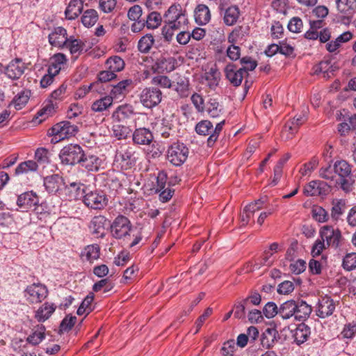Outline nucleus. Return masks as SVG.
<instances>
[{"instance_id":"680f3d73","label":"nucleus","mask_w":356,"mask_h":356,"mask_svg":"<svg viewBox=\"0 0 356 356\" xmlns=\"http://www.w3.org/2000/svg\"><path fill=\"white\" fill-rule=\"evenodd\" d=\"M225 122V120H222L218 123L214 129L213 128L211 134L207 138V145L209 147H212L218 138L219 135L222 130Z\"/></svg>"},{"instance_id":"58836bf2","label":"nucleus","mask_w":356,"mask_h":356,"mask_svg":"<svg viewBox=\"0 0 356 356\" xmlns=\"http://www.w3.org/2000/svg\"><path fill=\"white\" fill-rule=\"evenodd\" d=\"M113 97L110 95H106L95 102L91 106V109L94 112L101 113L106 111L113 104Z\"/></svg>"},{"instance_id":"052dcab7","label":"nucleus","mask_w":356,"mask_h":356,"mask_svg":"<svg viewBox=\"0 0 356 356\" xmlns=\"http://www.w3.org/2000/svg\"><path fill=\"white\" fill-rule=\"evenodd\" d=\"M248 303V299H243L236 302L232 310H234V316L235 318L241 319L245 316V307Z\"/></svg>"},{"instance_id":"603ef678","label":"nucleus","mask_w":356,"mask_h":356,"mask_svg":"<svg viewBox=\"0 0 356 356\" xmlns=\"http://www.w3.org/2000/svg\"><path fill=\"white\" fill-rule=\"evenodd\" d=\"M312 216L314 220L320 223L325 222L329 220L328 212L321 206L312 207Z\"/></svg>"},{"instance_id":"c85d7f7f","label":"nucleus","mask_w":356,"mask_h":356,"mask_svg":"<svg viewBox=\"0 0 356 356\" xmlns=\"http://www.w3.org/2000/svg\"><path fill=\"white\" fill-rule=\"evenodd\" d=\"M40 198L33 191L24 192V212L35 211L40 206Z\"/></svg>"},{"instance_id":"ea45409f","label":"nucleus","mask_w":356,"mask_h":356,"mask_svg":"<svg viewBox=\"0 0 356 356\" xmlns=\"http://www.w3.org/2000/svg\"><path fill=\"white\" fill-rule=\"evenodd\" d=\"M131 83L132 81L131 79H124L120 81L116 85L112 86L110 96L113 97V99L123 97L126 93L127 87L130 86Z\"/></svg>"},{"instance_id":"a211bd4d","label":"nucleus","mask_w":356,"mask_h":356,"mask_svg":"<svg viewBox=\"0 0 356 356\" xmlns=\"http://www.w3.org/2000/svg\"><path fill=\"white\" fill-rule=\"evenodd\" d=\"M83 203L92 209H102L107 204V198L97 191H86L83 199Z\"/></svg>"},{"instance_id":"393cba45","label":"nucleus","mask_w":356,"mask_h":356,"mask_svg":"<svg viewBox=\"0 0 356 356\" xmlns=\"http://www.w3.org/2000/svg\"><path fill=\"white\" fill-rule=\"evenodd\" d=\"M310 334V327L304 323L298 324L296 328L292 331L294 342L299 346L307 341Z\"/></svg>"},{"instance_id":"20e7f679","label":"nucleus","mask_w":356,"mask_h":356,"mask_svg":"<svg viewBox=\"0 0 356 356\" xmlns=\"http://www.w3.org/2000/svg\"><path fill=\"white\" fill-rule=\"evenodd\" d=\"M164 23L171 25L175 24L179 29H185L188 19L186 10L180 4H172L170 6L163 15Z\"/></svg>"},{"instance_id":"4be33fe9","label":"nucleus","mask_w":356,"mask_h":356,"mask_svg":"<svg viewBox=\"0 0 356 356\" xmlns=\"http://www.w3.org/2000/svg\"><path fill=\"white\" fill-rule=\"evenodd\" d=\"M220 14L223 15V22L227 26L234 25L240 16V10L237 6H231L223 9L222 6H219Z\"/></svg>"},{"instance_id":"f3484780","label":"nucleus","mask_w":356,"mask_h":356,"mask_svg":"<svg viewBox=\"0 0 356 356\" xmlns=\"http://www.w3.org/2000/svg\"><path fill=\"white\" fill-rule=\"evenodd\" d=\"M108 219L102 215L95 216L88 224L90 233L97 238H103L106 236V226Z\"/></svg>"},{"instance_id":"1a4fd4ad","label":"nucleus","mask_w":356,"mask_h":356,"mask_svg":"<svg viewBox=\"0 0 356 356\" xmlns=\"http://www.w3.org/2000/svg\"><path fill=\"white\" fill-rule=\"evenodd\" d=\"M319 236L327 247L335 250L341 246L343 240L341 231L332 225H324L319 229Z\"/></svg>"},{"instance_id":"4c0bfd02","label":"nucleus","mask_w":356,"mask_h":356,"mask_svg":"<svg viewBox=\"0 0 356 356\" xmlns=\"http://www.w3.org/2000/svg\"><path fill=\"white\" fill-rule=\"evenodd\" d=\"M99 19V14L95 9H88L83 11L81 20L86 28L93 26Z\"/></svg>"},{"instance_id":"c9c22d12","label":"nucleus","mask_w":356,"mask_h":356,"mask_svg":"<svg viewBox=\"0 0 356 356\" xmlns=\"http://www.w3.org/2000/svg\"><path fill=\"white\" fill-rule=\"evenodd\" d=\"M277 331L275 328H267L262 333L260 341L264 348H270L277 340Z\"/></svg>"},{"instance_id":"e433bc0d","label":"nucleus","mask_w":356,"mask_h":356,"mask_svg":"<svg viewBox=\"0 0 356 356\" xmlns=\"http://www.w3.org/2000/svg\"><path fill=\"white\" fill-rule=\"evenodd\" d=\"M337 8L344 15H350L356 8V0H335Z\"/></svg>"},{"instance_id":"338daca9","label":"nucleus","mask_w":356,"mask_h":356,"mask_svg":"<svg viewBox=\"0 0 356 356\" xmlns=\"http://www.w3.org/2000/svg\"><path fill=\"white\" fill-rule=\"evenodd\" d=\"M152 82L153 84L159 86L163 88H170L172 86V81L168 76L165 75H157L154 76Z\"/></svg>"},{"instance_id":"e2e57ef3","label":"nucleus","mask_w":356,"mask_h":356,"mask_svg":"<svg viewBox=\"0 0 356 356\" xmlns=\"http://www.w3.org/2000/svg\"><path fill=\"white\" fill-rule=\"evenodd\" d=\"M179 30L180 29L177 28L175 24L171 25L168 23H164L161 29V34L165 41L170 42L173 38L175 32Z\"/></svg>"},{"instance_id":"37998d69","label":"nucleus","mask_w":356,"mask_h":356,"mask_svg":"<svg viewBox=\"0 0 356 356\" xmlns=\"http://www.w3.org/2000/svg\"><path fill=\"white\" fill-rule=\"evenodd\" d=\"M67 43L65 46L70 50L72 56L75 55V58L81 54L85 46L84 42L81 40L73 39L72 38H70Z\"/></svg>"},{"instance_id":"72a5a7b5","label":"nucleus","mask_w":356,"mask_h":356,"mask_svg":"<svg viewBox=\"0 0 356 356\" xmlns=\"http://www.w3.org/2000/svg\"><path fill=\"white\" fill-rule=\"evenodd\" d=\"M83 8L82 0H70L65 10V18L69 20L75 19L82 13Z\"/></svg>"},{"instance_id":"9d476101","label":"nucleus","mask_w":356,"mask_h":356,"mask_svg":"<svg viewBox=\"0 0 356 356\" xmlns=\"http://www.w3.org/2000/svg\"><path fill=\"white\" fill-rule=\"evenodd\" d=\"M138 97L140 102L145 108L152 109L161 103L163 94L159 88L150 86L144 88Z\"/></svg>"},{"instance_id":"5fc2aeb1","label":"nucleus","mask_w":356,"mask_h":356,"mask_svg":"<svg viewBox=\"0 0 356 356\" xmlns=\"http://www.w3.org/2000/svg\"><path fill=\"white\" fill-rule=\"evenodd\" d=\"M112 129L113 136L118 140L127 138L131 133V129L129 127L120 124H114Z\"/></svg>"},{"instance_id":"49530a36","label":"nucleus","mask_w":356,"mask_h":356,"mask_svg":"<svg viewBox=\"0 0 356 356\" xmlns=\"http://www.w3.org/2000/svg\"><path fill=\"white\" fill-rule=\"evenodd\" d=\"M206 111L211 118H216L222 113V107L216 99L211 98L207 103Z\"/></svg>"},{"instance_id":"b1692460","label":"nucleus","mask_w":356,"mask_h":356,"mask_svg":"<svg viewBox=\"0 0 356 356\" xmlns=\"http://www.w3.org/2000/svg\"><path fill=\"white\" fill-rule=\"evenodd\" d=\"M154 136L152 131L145 127L136 129L132 134V139L137 145H149L153 140Z\"/></svg>"},{"instance_id":"9b49d317","label":"nucleus","mask_w":356,"mask_h":356,"mask_svg":"<svg viewBox=\"0 0 356 356\" xmlns=\"http://www.w3.org/2000/svg\"><path fill=\"white\" fill-rule=\"evenodd\" d=\"M65 179L58 174H53L43 178V186L45 191L52 195L62 199L65 188Z\"/></svg>"},{"instance_id":"7ed1b4c3","label":"nucleus","mask_w":356,"mask_h":356,"mask_svg":"<svg viewBox=\"0 0 356 356\" xmlns=\"http://www.w3.org/2000/svg\"><path fill=\"white\" fill-rule=\"evenodd\" d=\"M189 149L186 144L180 141L171 143L166 151V159L169 163L176 167L181 166L187 160Z\"/></svg>"},{"instance_id":"ddd939ff","label":"nucleus","mask_w":356,"mask_h":356,"mask_svg":"<svg viewBox=\"0 0 356 356\" xmlns=\"http://www.w3.org/2000/svg\"><path fill=\"white\" fill-rule=\"evenodd\" d=\"M88 188L80 181H73L69 184L65 183L62 198L69 201L83 200Z\"/></svg>"},{"instance_id":"864d4df0","label":"nucleus","mask_w":356,"mask_h":356,"mask_svg":"<svg viewBox=\"0 0 356 356\" xmlns=\"http://www.w3.org/2000/svg\"><path fill=\"white\" fill-rule=\"evenodd\" d=\"M332 68L331 62L328 60H322L313 67V73L314 74H323L324 77L329 76V72Z\"/></svg>"},{"instance_id":"39448f33","label":"nucleus","mask_w":356,"mask_h":356,"mask_svg":"<svg viewBox=\"0 0 356 356\" xmlns=\"http://www.w3.org/2000/svg\"><path fill=\"white\" fill-rule=\"evenodd\" d=\"M85 151L78 144H68L64 146L60 151L59 158L63 165H78L81 159L84 156Z\"/></svg>"},{"instance_id":"6e6d98bb","label":"nucleus","mask_w":356,"mask_h":356,"mask_svg":"<svg viewBox=\"0 0 356 356\" xmlns=\"http://www.w3.org/2000/svg\"><path fill=\"white\" fill-rule=\"evenodd\" d=\"M100 254V248L97 244L89 245L85 248V256L87 261H92L97 259Z\"/></svg>"},{"instance_id":"4d7b16f0","label":"nucleus","mask_w":356,"mask_h":356,"mask_svg":"<svg viewBox=\"0 0 356 356\" xmlns=\"http://www.w3.org/2000/svg\"><path fill=\"white\" fill-rule=\"evenodd\" d=\"M76 321V317L75 316L67 315L60 322L59 334L71 330L75 325Z\"/></svg>"},{"instance_id":"2f4dec72","label":"nucleus","mask_w":356,"mask_h":356,"mask_svg":"<svg viewBox=\"0 0 356 356\" xmlns=\"http://www.w3.org/2000/svg\"><path fill=\"white\" fill-rule=\"evenodd\" d=\"M56 309L54 303L46 302L35 312V318L38 322L42 323L50 318Z\"/></svg>"},{"instance_id":"bb28decb","label":"nucleus","mask_w":356,"mask_h":356,"mask_svg":"<svg viewBox=\"0 0 356 356\" xmlns=\"http://www.w3.org/2000/svg\"><path fill=\"white\" fill-rule=\"evenodd\" d=\"M99 164V159L97 156L86 152H84V156L78 163L80 167L88 172L97 171Z\"/></svg>"},{"instance_id":"c03bdc74","label":"nucleus","mask_w":356,"mask_h":356,"mask_svg":"<svg viewBox=\"0 0 356 356\" xmlns=\"http://www.w3.org/2000/svg\"><path fill=\"white\" fill-rule=\"evenodd\" d=\"M331 218L337 221L344 212L345 201L342 199H334L332 202Z\"/></svg>"},{"instance_id":"aec40b11","label":"nucleus","mask_w":356,"mask_h":356,"mask_svg":"<svg viewBox=\"0 0 356 356\" xmlns=\"http://www.w3.org/2000/svg\"><path fill=\"white\" fill-rule=\"evenodd\" d=\"M245 68L237 69L234 63H228L225 67V74L229 82L235 87L241 84L245 74Z\"/></svg>"},{"instance_id":"0e129e2a","label":"nucleus","mask_w":356,"mask_h":356,"mask_svg":"<svg viewBox=\"0 0 356 356\" xmlns=\"http://www.w3.org/2000/svg\"><path fill=\"white\" fill-rule=\"evenodd\" d=\"M246 32L243 31V26H237L234 29L227 35V41L229 45L235 44L238 38H242Z\"/></svg>"},{"instance_id":"473e14b6","label":"nucleus","mask_w":356,"mask_h":356,"mask_svg":"<svg viewBox=\"0 0 356 356\" xmlns=\"http://www.w3.org/2000/svg\"><path fill=\"white\" fill-rule=\"evenodd\" d=\"M46 327L42 324H38L32 330V332L26 338L28 343L37 346L40 344L45 338Z\"/></svg>"},{"instance_id":"3c124183","label":"nucleus","mask_w":356,"mask_h":356,"mask_svg":"<svg viewBox=\"0 0 356 356\" xmlns=\"http://www.w3.org/2000/svg\"><path fill=\"white\" fill-rule=\"evenodd\" d=\"M195 130L198 135L210 136L213 130V124L208 120H203L197 123Z\"/></svg>"},{"instance_id":"2eb2a0df","label":"nucleus","mask_w":356,"mask_h":356,"mask_svg":"<svg viewBox=\"0 0 356 356\" xmlns=\"http://www.w3.org/2000/svg\"><path fill=\"white\" fill-rule=\"evenodd\" d=\"M332 186L321 180H314L308 183L303 190L305 195L326 197L331 191Z\"/></svg>"},{"instance_id":"a18cd8bd","label":"nucleus","mask_w":356,"mask_h":356,"mask_svg":"<svg viewBox=\"0 0 356 356\" xmlns=\"http://www.w3.org/2000/svg\"><path fill=\"white\" fill-rule=\"evenodd\" d=\"M154 43V38L151 33H147L139 40L138 49L140 53L147 54Z\"/></svg>"},{"instance_id":"69168bd1","label":"nucleus","mask_w":356,"mask_h":356,"mask_svg":"<svg viewBox=\"0 0 356 356\" xmlns=\"http://www.w3.org/2000/svg\"><path fill=\"white\" fill-rule=\"evenodd\" d=\"M279 307L274 302H267L263 308V314L267 318H272L278 315Z\"/></svg>"},{"instance_id":"4468645a","label":"nucleus","mask_w":356,"mask_h":356,"mask_svg":"<svg viewBox=\"0 0 356 356\" xmlns=\"http://www.w3.org/2000/svg\"><path fill=\"white\" fill-rule=\"evenodd\" d=\"M47 288L40 283L33 284L27 286L24 291V296L30 303L41 302L47 298Z\"/></svg>"},{"instance_id":"7c9ffc66","label":"nucleus","mask_w":356,"mask_h":356,"mask_svg":"<svg viewBox=\"0 0 356 356\" xmlns=\"http://www.w3.org/2000/svg\"><path fill=\"white\" fill-rule=\"evenodd\" d=\"M50 64L48 67V72L58 74L62 68L67 64L66 56L62 53L54 54L50 59Z\"/></svg>"},{"instance_id":"f704fd0d","label":"nucleus","mask_w":356,"mask_h":356,"mask_svg":"<svg viewBox=\"0 0 356 356\" xmlns=\"http://www.w3.org/2000/svg\"><path fill=\"white\" fill-rule=\"evenodd\" d=\"M134 114V108L131 105L124 104L119 106L113 113L112 118L114 120L120 122L129 118Z\"/></svg>"},{"instance_id":"79ce46f5","label":"nucleus","mask_w":356,"mask_h":356,"mask_svg":"<svg viewBox=\"0 0 356 356\" xmlns=\"http://www.w3.org/2000/svg\"><path fill=\"white\" fill-rule=\"evenodd\" d=\"M189 80L185 77H180L173 86L174 90L181 98L187 97L189 95Z\"/></svg>"},{"instance_id":"cd10ccee","label":"nucleus","mask_w":356,"mask_h":356,"mask_svg":"<svg viewBox=\"0 0 356 356\" xmlns=\"http://www.w3.org/2000/svg\"><path fill=\"white\" fill-rule=\"evenodd\" d=\"M55 113V106L51 101H48L45 105L37 113L30 122L33 125L39 124L48 117L51 116Z\"/></svg>"},{"instance_id":"13d9d810","label":"nucleus","mask_w":356,"mask_h":356,"mask_svg":"<svg viewBox=\"0 0 356 356\" xmlns=\"http://www.w3.org/2000/svg\"><path fill=\"white\" fill-rule=\"evenodd\" d=\"M117 6V0H99L98 8L105 14L113 13Z\"/></svg>"},{"instance_id":"6e6552de","label":"nucleus","mask_w":356,"mask_h":356,"mask_svg":"<svg viewBox=\"0 0 356 356\" xmlns=\"http://www.w3.org/2000/svg\"><path fill=\"white\" fill-rule=\"evenodd\" d=\"M138 158L136 153L131 147H121L117 150L115 162L122 170H127L135 166Z\"/></svg>"},{"instance_id":"c756f323","label":"nucleus","mask_w":356,"mask_h":356,"mask_svg":"<svg viewBox=\"0 0 356 356\" xmlns=\"http://www.w3.org/2000/svg\"><path fill=\"white\" fill-rule=\"evenodd\" d=\"M307 120V108H305L300 114H297L294 118L288 121L285 126V130H288L291 135L297 132L299 127Z\"/></svg>"},{"instance_id":"774afa93","label":"nucleus","mask_w":356,"mask_h":356,"mask_svg":"<svg viewBox=\"0 0 356 356\" xmlns=\"http://www.w3.org/2000/svg\"><path fill=\"white\" fill-rule=\"evenodd\" d=\"M341 334L344 338L352 339L356 334V321L346 324L341 332Z\"/></svg>"},{"instance_id":"de8ad7c7","label":"nucleus","mask_w":356,"mask_h":356,"mask_svg":"<svg viewBox=\"0 0 356 356\" xmlns=\"http://www.w3.org/2000/svg\"><path fill=\"white\" fill-rule=\"evenodd\" d=\"M93 300L94 295L92 293H90L81 302L80 306L77 309L76 314L79 316L83 314H86V316L88 315L93 310V308L91 306Z\"/></svg>"},{"instance_id":"f8f14e48","label":"nucleus","mask_w":356,"mask_h":356,"mask_svg":"<svg viewBox=\"0 0 356 356\" xmlns=\"http://www.w3.org/2000/svg\"><path fill=\"white\" fill-rule=\"evenodd\" d=\"M177 66V60L175 57L163 54L156 59L152 69L154 73L164 74L174 71Z\"/></svg>"},{"instance_id":"bf43d9fd","label":"nucleus","mask_w":356,"mask_h":356,"mask_svg":"<svg viewBox=\"0 0 356 356\" xmlns=\"http://www.w3.org/2000/svg\"><path fill=\"white\" fill-rule=\"evenodd\" d=\"M342 266L349 271L356 268V252L347 253L343 258Z\"/></svg>"},{"instance_id":"a878e982","label":"nucleus","mask_w":356,"mask_h":356,"mask_svg":"<svg viewBox=\"0 0 356 356\" xmlns=\"http://www.w3.org/2000/svg\"><path fill=\"white\" fill-rule=\"evenodd\" d=\"M195 22L200 25H206L211 20V12L207 6L203 3L198 4L194 10Z\"/></svg>"},{"instance_id":"6ab92c4d","label":"nucleus","mask_w":356,"mask_h":356,"mask_svg":"<svg viewBox=\"0 0 356 356\" xmlns=\"http://www.w3.org/2000/svg\"><path fill=\"white\" fill-rule=\"evenodd\" d=\"M334 309L335 303L330 296H325L319 298L316 308V315L319 318H325L331 316Z\"/></svg>"},{"instance_id":"09e8293b","label":"nucleus","mask_w":356,"mask_h":356,"mask_svg":"<svg viewBox=\"0 0 356 356\" xmlns=\"http://www.w3.org/2000/svg\"><path fill=\"white\" fill-rule=\"evenodd\" d=\"M106 65L107 68L113 72L122 71L124 67V60L118 56H113L106 60Z\"/></svg>"},{"instance_id":"dca6fc26","label":"nucleus","mask_w":356,"mask_h":356,"mask_svg":"<svg viewBox=\"0 0 356 356\" xmlns=\"http://www.w3.org/2000/svg\"><path fill=\"white\" fill-rule=\"evenodd\" d=\"M78 130L77 126L72 124L68 121H63L51 128V134L55 136L56 139L60 140L75 136Z\"/></svg>"},{"instance_id":"f03ea898","label":"nucleus","mask_w":356,"mask_h":356,"mask_svg":"<svg viewBox=\"0 0 356 356\" xmlns=\"http://www.w3.org/2000/svg\"><path fill=\"white\" fill-rule=\"evenodd\" d=\"M312 307L302 299L289 300L284 302L279 307L278 316L284 320L292 317L296 321H304L309 318Z\"/></svg>"},{"instance_id":"a19ab883","label":"nucleus","mask_w":356,"mask_h":356,"mask_svg":"<svg viewBox=\"0 0 356 356\" xmlns=\"http://www.w3.org/2000/svg\"><path fill=\"white\" fill-rule=\"evenodd\" d=\"M205 79L208 81V86L211 89L216 88L220 79V73L217 69L216 66L209 68L208 72H205Z\"/></svg>"},{"instance_id":"412c9836","label":"nucleus","mask_w":356,"mask_h":356,"mask_svg":"<svg viewBox=\"0 0 356 356\" xmlns=\"http://www.w3.org/2000/svg\"><path fill=\"white\" fill-rule=\"evenodd\" d=\"M48 39L52 46L63 47L65 44H67L69 38L66 29L62 26H58L54 28L53 31L49 34Z\"/></svg>"},{"instance_id":"423d86ee","label":"nucleus","mask_w":356,"mask_h":356,"mask_svg":"<svg viewBox=\"0 0 356 356\" xmlns=\"http://www.w3.org/2000/svg\"><path fill=\"white\" fill-rule=\"evenodd\" d=\"M133 225L124 215L119 214L110 225L111 236L115 239H122L130 236Z\"/></svg>"},{"instance_id":"5701e85b","label":"nucleus","mask_w":356,"mask_h":356,"mask_svg":"<svg viewBox=\"0 0 356 356\" xmlns=\"http://www.w3.org/2000/svg\"><path fill=\"white\" fill-rule=\"evenodd\" d=\"M22 60L20 58H15L9 64L4 67V73L8 78L12 80H17L22 75V65H20Z\"/></svg>"},{"instance_id":"f257e3e1","label":"nucleus","mask_w":356,"mask_h":356,"mask_svg":"<svg viewBox=\"0 0 356 356\" xmlns=\"http://www.w3.org/2000/svg\"><path fill=\"white\" fill-rule=\"evenodd\" d=\"M353 165L345 159L330 160L327 165L319 169L321 178L327 180L334 187L349 193L353 190L355 182Z\"/></svg>"},{"instance_id":"8fccbe9b","label":"nucleus","mask_w":356,"mask_h":356,"mask_svg":"<svg viewBox=\"0 0 356 356\" xmlns=\"http://www.w3.org/2000/svg\"><path fill=\"white\" fill-rule=\"evenodd\" d=\"M145 22L148 29H155L161 25L162 17L159 13L153 11L148 13L145 18Z\"/></svg>"},{"instance_id":"0eeeda50","label":"nucleus","mask_w":356,"mask_h":356,"mask_svg":"<svg viewBox=\"0 0 356 356\" xmlns=\"http://www.w3.org/2000/svg\"><path fill=\"white\" fill-rule=\"evenodd\" d=\"M324 22L322 19L310 20L309 29L304 35L307 40H318L321 43H325L331 38V31L329 28H323Z\"/></svg>"}]
</instances>
